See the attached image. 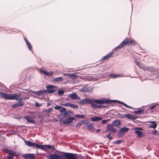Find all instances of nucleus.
<instances>
[{"label":"nucleus","mask_w":159,"mask_h":159,"mask_svg":"<svg viewBox=\"0 0 159 159\" xmlns=\"http://www.w3.org/2000/svg\"><path fill=\"white\" fill-rule=\"evenodd\" d=\"M24 118L27 120V122L34 124H35V121L31 119L30 118V116H24Z\"/></svg>","instance_id":"4468645a"},{"label":"nucleus","mask_w":159,"mask_h":159,"mask_svg":"<svg viewBox=\"0 0 159 159\" xmlns=\"http://www.w3.org/2000/svg\"><path fill=\"white\" fill-rule=\"evenodd\" d=\"M40 72L46 76H52L54 73L53 71L47 72L44 70H41Z\"/></svg>","instance_id":"2eb2a0df"},{"label":"nucleus","mask_w":159,"mask_h":159,"mask_svg":"<svg viewBox=\"0 0 159 159\" xmlns=\"http://www.w3.org/2000/svg\"><path fill=\"white\" fill-rule=\"evenodd\" d=\"M113 125L116 127L119 126L120 125V121L118 120H116L114 121L113 123Z\"/></svg>","instance_id":"5701e85b"},{"label":"nucleus","mask_w":159,"mask_h":159,"mask_svg":"<svg viewBox=\"0 0 159 159\" xmlns=\"http://www.w3.org/2000/svg\"><path fill=\"white\" fill-rule=\"evenodd\" d=\"M68 97L73 100H76L77 99H80V98H78V95L75 93H73L69 94Z\"/></svg>","instance_id":"ddd939ff"},{"label":"nucleus","mask_w":159,"mask_h":159,"mask_svg":"<svg viewBox=\"0 0 159 159\" xmlns=\"http://www.w3.org/2000/svg\"><path fill=\"white\" fill-rule=\"evenodd\" d=\"M23 157L25 159H34V154H30L24 155Z\"/></svg>","instance_id":"f8f14e48"},{"label":"nucleus","mask_w":159,"mask_h":159,"mask_svg":"<svg viewBox=\"0 0 159 159\" xmlns=\"http://www.w3.org/2000/svg\"><path fill=\"white\" fill-rule=\"evenodd\" d=\"M83 124V122L82 121L79 122L76 125V127H79L81 126Z\"/></svg>","instance_id":"2f4dec72"},{"label":"nucleus","mask_w":159,"mask_h":159,"mask_svg":"<svg viewBox=\"0 0 159 159\" xmlns=\"http://www.w3.org/2000/svg\"><path fill=\"white\" fill-rule=\"evenodd\" d=\"M125 107H127L129 109H132L133 108V107H132L129 106L127 105H126Z\"/></svg>","instance_id":"3c124183"},{"label":"nucleus","mask_w":159,"mask_h":159,"mask_svg":"<svg viewBox=\"0 0 159 159\" xmlns=\"http://www.w3.org/2000/svg\"><path fill=\"white\" fill-rule=\"evenodd\" d=\"M51 105V104L50 103H48L47 104V106L48 107L50 106Z\"/></svg>","instance_id":"13d9d810"},{"label":"nucleus","mask_w":159,"mask_h":159,"mask_svg":"<svg viewBox=\"0 0 159 159\" xmlns=\"http://www.w3.org/2000/svg\"><path fill=\"white\" fill-rule=\"evenodd\" d=\"M110 75V77H114V78L120 77L121 76L120 75H117L115 74H111L110 75Z\"/></svg>","instance_id":"c756f323"},{"label":"nucleus","mask_w":159,"mask_h":159,"mask_svg":"<svg viewBox=\"0 0 159 159\" xmlns=\"http://www.w3.org/2000/svg\"><path fill=\"white\" fill-rule=\"evenodd\" d=\"M61 108V106H56L54 107V109L56 110H60Z\"/></svg>","instance_id":"e433bc0d"},{"label":"nucleus","mask_w":159,"mask_h":159,"mask_svg":"<svg viewBox=\"0 0 159 159\" xmlns=\"http://www.w3.org/2000/svg\"><path fill=\"white\" fill-rule=\"evenodd\" d=\"M150 123L153 124V125H150L149 128H150L155 129L157 126V124H156V122L155 121H151L149 122Z\"/></svg>","instance_id":"a211bd4d"},{"label":"nucleus","mask_w":159,"mask_h":159,"mask_svg":"<svg viewBox=\"0 0 159 159\" xmlns=\"http://www.w3.org/2000/svg\"><path fill=\"white\" fill-rule=\"evenodd\" d=\"M156 107V105H153L151 107H150V108L151 109H153V108H154L155 107Z\"/></svg>","instance_id":"864d4df0"},{"label":"nucleus","mask_w":159,"mask_h":159,"mask_svg":"<svg viewBox=\"0 0 159 159\" xmlns=\"http://www.w3.org/2000/svg\"><path fill=\"white\" fill-rule=\"evenodd\" d=\"M66 111V109L65 107H62L61 106V108L60 109V112H62L63 111Z\"/></svg>","instance_id":"58836bf2"},{"label":"nucleus","mask_w":159,"mask_h":159,"mask_svg":"<svg viewBox=\"0 0 159 159\" xmlns=\"http://www.w3.org/2000/svg\"><path fill=\"white\" fill-rule=\"evenodd\" d=\"M64 118H63L62 117V118H60L59 120L61 122H63V123L65 124V121H64L63 120Z\"/></svg>","instance_id":"a18cd8bd"},{"label":"nucleus","mask_w":159,"mask_h":159,"mask_svg":"<svg viewBox=\"0 0 159 159\" xmlns=\"http://www.w3.org/2000/svg\"><path fill=\"white\" fill-rule=\"evenodd\" d=\"M54 120V121L56 122H58V120L57 119H55Z\"/></svg>","instance_id":"bf43d9fd"},{"label":"nucleus","mask_w":159,"mask_h":159,"mask_svg":"<svg viewBox=\"0 0 159 159\" xmlns=\"http://www.w3.org/2000/svg\"><path fill=\"white\" fill-rule=\"evenodd\" d=\"M52 92V91H47L46 90H40L39 91L34 92L33 93L36 95L38 96H41L47 94L48 93H51Z\"/></svg>","instance_id":"423d86ee"},{"label":"nucleus","mask_w":159,"mask_h":159,"mask_svg":"<svg viewBox=\"0 0 159 159\" xmlns=\"http://www.w3.org/2000/svg\"><path fill=\"white\" fill-rule=\"evenodd\" d=\"M92 99H83L81 102H80V103L85 104V103H90Z\"/></svg>","instance_id":"412c9836"},{"label":"nucleus","mask_w":159,"mask_h":159,"mask_svg":"<svg viewBox=\"0 0 159 159\" xmlns=\"http://www.w3.org/2000/svg\"><path fill=\"white\" fill-rule=\"evenodd\" d=\"M121 143V141L120 140H118L116 141V143L117 144H120Z\"/></svg>","instance_id":"8fccbe9b"},{"label":"nucleus","mask_w":159,"mask_h":159,"mask_svg":"<svg viewBox=\"0 0 159 159\" xmlns=\"http://www.w3.org/2000/svg\"><path fill=\"white\" fill-rule=\"evenodd\" d=\"M75 118L70 116L66 120L65 122V124L68 125L72 122L73 120H75Z\"/></svg>","instance_id":"9b49d317"},{"label":"nucleus","mask_w":159,"mask_h":159,"mask_svg":"<svg viewBox=\"0 0 159 159\" xmlns=\"http://www.w3.org/2000/svg\"><path fill=\"white\" fill-rule=\"evenodd\" d=\"M58 94L60 96L62 95L64 93V91L62 90H59L57 92Z\"/></svg>","instance_id":"473e14b6"},{"label":"nucleus","mask_w":159,"mask_h":159,"mask_svg":"<svg viewBox=\"0 0 159 159\" xmlns=\"http://www.w3.org/2000/svg\"><path fill=\"white\" fill-rule=\"evenodd\" d=\"M113 54V53L111 52L104 56L102 59V60L104 61L108 59L109 58H111L112 57Z\"/></svg>","instance_id":"6ab92c4d"},{"label":"nucleus","mask_w":159,"mask_h":159,"mask_svg":"<svg viewBox=\"0 0 159 159\" xmlns=\"http://www.w3.org/2000/svg\"><path fill=\"white\" fill-rule=\"evenodd\" d=\"M158 77H159V75H158Z\"/></svg>","instance_id":"e2e57ef3"},{"label":"nucleus","mask_w":159,"mask_h":159,"mask_svg":"<svg viewBox=\"0 0 159 159\" xmlns=\"http://www.w3.org/2000/svg\"><path fill=\"white\" fill-rule=\"evenodd\" d=\"M157 133V131L155 129L153 132H152V134L153 135H156Z\"/></svg>","instance_id":"37998d69"},{"label":"nucleus","mask_w":159,"mask_h":159,"mask_svg":"<svg viewBox=\"0 0 159 159\" xmlns=\"http://www.w3.org/2000/svg\"><path fill=\"white\" fill-rule=\"evenodd\" d=\"M135 63L138 66H139H139L140 63H139V62L138 61H135Z\"/></svg>","instance_id":"de8ad7c7"},{"label":"nucleus","mask_w":159,"mask_h":159,"mask_svg":"<svg viewBox=\"0 0 159 159\" xmlns=\"http://www.w3.org/2000/svg\"><path fill=\"white\" fill-rule=\"evenodd\" d=\"M0 95L1 98H3L5 100H16L18 101H22L23 99V98L21 97V95L20 94H9L0 92Z\"/></svg>","instance_id":"f03ea898"},{"label":"nucleus","mask_w":159,"mask_h":159,"mask_svg":"<svg viewBox=\"0 0 159 159\" xmlns=\"http://www.w3.org/2000/svg\"><path fill=\"white\" fill-rule=\"evenodd\" d=\"M109 121L108 119L106 120H103L102 121V124H105L107 123V121Z\"/></svg>","instance_id":"ea45409f"},{"label":"nucleus","mask_w":159,"mask_h":159,"mask_svg":"<svg viewBox=\"0 0 159 159\" xmlns=\"http://www.w3.org/2000/svg\"><path fill=\"white\" fill-rule=\"evenodd\" d=\"M46 88L48 89V91H52V92L47 93L48 94L54 92L57 89V87L56 86L49 85L46 86Z\"/></svg>","instance_id":"6e6552de"},{"label":"nucleus","mask_w":159,"mask_h":159,"mask_svg":"<svg viewBox=\"0 0 159 159\" xmlns=\"http://www.w3.org/2000/svg\"><path fill=\"white\" fill-rule=\"evenodd\" d=\"M71 104V103H67L65 104H62L61 105L65 107H70Z\"/></svg>","instance_id":"c9c22d12"},{"label":"nucleus","mask_w":159,"mask_h":159,"mask_svg":"<svg viewBox=\"0 0 159 159\" xmlns=\"http://www.w3.org/2000/svg\"><path fill=\"white\" fill-rule=\"evenodd\" d=\"M78 106L73 104H71L70 107L73 109H77L78 108Z\"/></svg>","instance_id":"7c9ffc66"},{"label":"nucleus","mask_w":159,"mask_h":159,"mask_svg":"<svg viewBox=\"0 0 159 159\" xmlns=\"http://www.w3.org/2000/svg\"><path fill=\"white\" fill-rule=\"evenodd\" d=\"M52 111V108H50L48 110H46L45 111L46 112H47L48 113L50 111Z\"/></svg>","instance_id":"79ce46f5"},{"label":"nucleus","mask_w":159,"mask_h":159,"mask_svg":"<svg viewBox=\"0 0 159 159\" xmlns=\"http://www.w3.org/2000/svg\"><path fill=\"white\" fill-rule=\"evenodd\" d=\"M135 41L132 39L125 38L120 44L116 48V50H118L120 48H122L126 45H135Z\"/></svg>","instance_id":"20e7f679"},{"label":"nucleus","mask_w":159,"mask_h":159,"mask_svg":"<svg viewBox=\"0 0 159 159\" xmlns=\"http://www.w3.org/2000/svg\"><path fill=\"white\" fill-rule=\"evenodd\" d=\"M6 152L7 154L12 155V156H16L18 155L16 153V152H15L12 150H6Z\"/></svg>","instance_id":"f3484780"},{"label":"nucleus","mask_w":159,"mask_h":159,"mask_svg":"<svg viewBox=\"0 0 159 159\" xmlns=\"http://www.w3.org/2000/svg\"><path fill=\"white\" fill-rule=\"evenodd\" d=\"M25 104L24 102L21 101H20L14 104L12 106V107L13 108H15L20 106H22Z\"/></svg>","instance_id":"1a4fd4ad"},{"label":"nucleus","mask_w":159,"mask_h":159,"mask_svg":"<svg viewBox=\"0 0 159 159\" xmlns=\"http://www.w3.org/2000/svg\"><path fill=\"white\" fill-rule=\"evenodd\" d=\"M14 156L9 155L7 157V159H12L14 158Z\"/></svg>","instance_id":"a19ab883"},{"label":"nucleus","mask_w":159,"mask_h":159,"mask_svg":"<svg viewBox=\"0 0 159 159\" xmlns=\"http://www.w3.org/2000/svg\"><path fill=\"white\" fill-rule=\"evenodd\" d=\"M91 120L93 121H98L102 119V118L99 117H92L91 118Z\"/></svg>","instance_id":"b1692460"},{"label":"nucleus","mask_w":159,"mask_h":159,"mask_svg":"<svg viewBox=\"0 0 159 159\" xmlns=\"http://www.w3.org/2000/svg\"><path fill=\"white\" fill-rule=\"evenodd\" d=\"M29 113H30L31 114H33L34 113V111H29Z\"/></svg>","instance_id":"4d7b16f0"},{"label":"nucleus","mask_w":159,"mask_h":159,"mask_svg":"<svg viewBox=\"0 0 159 159\" xmlns=\"http://www.w3.org/2000/svg\"><path fill=\"white\" fill-rule=\"evenodd\" d=\"M134 133L137 135L138 137H141L143 136V133L142 132L140 131L136 130L135 131Z\"/></svg>","instance_id":"a878e982"},{"label":"nucleus","mask_w":159,"mask_h":159,"mask_svg":"<svg viewBox=\"0 0 159 159\" xmlns=\"http://www.w3.org/2000/svg\"><path fill=\"white\" fill-rule=\"evenodd\" d=\"M124 117H127L128 119H129L134 120L136 119L135 117L133 115H132L126 114H124Z\"/></svg>","instance_id":"aec40b11"},{"label":"nucleus","mask_w":159,"mask_h":159,"mask_svg":"<svg viewBox=\"0 0 159 159\" xmlns=\"http://www.w3.org/2000/svg\"><path fill=\"white\" fill-rule=\"evenodd\" d=\"M125 107H127L129 109H132L133 108V107H132L129 106L127 105H126Z\"/></svg>","instance_id":"603ef678"},{"label":"nucleus","mask_w":159,"mask_h":159,"mask_svg":"<svg viewBox=\"0 0 159 159\" xmlns=\"http://www.w3.org/2000/svg\"><path fill=\"white\" fill-rule=\"evenodd\" d=\"M120 130L124 134L129 131V129L128 128L126 127H124L120 129Z\"/></svg>","instance_id":"393cba45"},{"label":"nucleus","mask_w":159,"mask_h":159,"mask_svg":"<svg viewBox=\"0 0 159 159\" xmlns=\"http://www.w3.org/2000/svg\"><path fill=\"white\" fill-rule=\"evenodd\" d=\"M63 78L62 77H59L55 79H54L53 80V81L54 82H57V81H61L63 80Z\"/></svg>","instance_id":"c85d7f7f"},{"label":"nucleus","mask_w":159,"mask_h":159,"mask_svg":"<svg viewBox=\"0 0 159 159\" xmlns=\"http://www.w3.org/2000/svg\"><path fill=\"white\" fill-rule=\"evenodd\" d=\"M100 129H97V132H99V131H100Z\"/></svg>","instance_id":"052dcab7"},{"label":"nucleus","mask_w":159,"mask_h":159,"mask_svg":"<svg viewBox=\"0 0 159 159\" xmlns=\"http://www.w3.org/2000/svg\"><path fill=\"white\" fill-rule=\"evenodd\" d=\"M115 100H107L105 99H103L101 100H95L92 99L90 104L91 105V107L94 108H98L100 107H106L108 106H101L96 104H103L104 103H107V104H111L112 103H115L116 102Z\"/></svg>","instance_id":"f257e3e1"},{"label":"nucleus","mask_w":159,"mask_h":159,"mask_svg":"<svg viewBox=\"0 0 159 159\" xmlns=\"http://www.w3.org/2000/svg\"><path fill=\"white\" fill-rule=\"evenodd\" d=\"M109 131H111L112 134H114L117 132V130L114 128L113 125L108 124L106 132H108Z\"/></svg>","instance_id":"0eeeda50"},{"label":"nucleus","mask_w":159,"mask_h":159,"mask_svg":"<svg viewBox=\"0 0 159 159\" xmlns=\"http://www.w3.org/2000/svg\"><path fill=\"white\" fill-rule=\"evenodd\" d=\"M111 134V133L110 132L108 134L106 135V137L108 138L110 140H111L113 139V137L110 136Z\"/></svg>","instance_id":"72a5a7b5"},{"label":"nucleus","mask_w":159,"mask_h":159,"mask_svg":"<svg viewBox=\"0 0 159 159\" xmlns=\"http://www.w3.org/2000/svg\"><path fill=\"white\" fill-rule=\"evenodd\" d=\"M144 111V110H141L140 109L137 111H134V113L135 114H139L143 113Z\"/></svg>","instance_id":"cd10ccee"},{"label":"nucleus","mask_w":159,"mask_h":159,"mask_svg":"<svg viewBox=\"0 0 159 159\" xmlns=\"http://www.w3.org/2000/svg\"><path fill=\"white\" fill-rule=\"evenodd\" d=\"M68 114H69V116H72L74 115V113L73 112H72L71 111H68Z\"/></svg>","instance_id":"c03bdc74"},{"label":"nucleus","mask_w":159,"mask_h":159,"mask_svg":"<svg viewBox=\"0 0 159 159\" xmlns=\"http://www.w3.org/2000/svg\"><path fill=\"white\" fill-rule=\"evenodd\" d=\"M26 144L30 147L34 146L35 148L41 149L43 150H46L48 148H52L54 149L55 148L50 145H42L32 142L30 141H25Z\"/></svg>","instance_id":"7ed1b4c3"},{"label":"nucleus","mask_w":159,"mask_h":159,"mask_svg":"<svg viewBox=\"0 0 159 159\" xmlns=\"http://www.w3.org/2000/svg\"><path fill=\"white\" fill-rule=\"evenodd\" d=\"M35 105L37 107H39L41 106V105L40 103H37V102H36Z\"/></svg>","instance_id":"49530a36"},{"label":"nucleus","mask_w":159,"mask_h":159,"mask_svg":"<svg viewBox=\"0 0 159 159\" xmlns=\"http://www.w3.org/2000/svg\"><path fill=\"white\" fill-rule=\"evenodd\" d=\"M74 116L77 118L83 119L84 118L85 115H84L76 114L74 115Z\"/></svg>","instance_id":"bb28decb"},{"label":"nucleus","mask_w":159,"mask_h":159,"mask_svg":"<svg viewBox=\"0 0 159 159\" xmlns=\"http://www.w3.org/2000/svg\"><path fill=\"white\" fill-rule=\"evenodd\" d=\"M119 102L121 104H123L124 106H125L126 105V104L124 102Z\"/></svg>","instance_id":"5fc2aeb1"},{"label":"nucleus","mask_w":159,"mask_h":159,"mask_svg":"<svg viewBox=\"0 0 159 159\" xmlns=\"http://www.w3.org/2000/svg\"><path fill=\"white\" fill-rule=\"evenodd\" d=\"M124 135V133L122 132L120 130L118 132V136L119 137H121Z\"/></svg>","instance_id":"f704fd0d"},{"label":"nucleus","mask_w":159,"mask_h":159,"mask_svg":"<svg viewBox=\"0 0 159 159\" xmlns=\"http://www.w3.org/2000/svg\"><path fill=\"white\" fill-rule=\"evenodd\" d=\"M158 136L159 137V133L158 134Z\"/></svg>","instance_id":"680f3d73"},{"label":"nucleus","mask_w":159,"mask_h":159,"mask_svg":"<svg viewBox=\"0 0 159 159\" xmlns=\"http://www.w3.org/2000/svg\"><path fill=\"white\" fill-rule=\"evenodd\" d=\"M24 40L26 43L27 44L28 43H29L30 42L28 41V40H27V39L26 38H24Z\"/></svg>","instance_id":"09e8293b"},{"label":"nucleus","mask_w":159,"mask_h":159,"mask_svg":"<svg viewBox=\"0 0 159 159\" xmlns=\"http://www.w3.org/2000/svg\"><path fill=\"white\" fill-rule=\"evenodd\" d=\"M63 157V155H60L59 156L57 154H53L49 156V159H61Z\"/></svg>","instance_id":"9d476101"},{"label":"nucleus","mask_w":159,"mask_h":159,"mask_svg":"<svg viewBox=\"0 0 159 159\" xmlns=\"http://www.w3.org/2000/svg\"><path fill=\"white\" fill-rule=\"evenodd\" d=\"M65 112L61 113L59 115L60 116H62L63 118H65L67 116H69V114H68V111H66Z\"/></svg>","instance_id":"4be33fe9"},{"label":"nucleus","mask_w":159,"mask_h":159,"mask_svg":"<svg viewBox=\"0 0 159 159\" xmlns=\"http://www.w3.org/2000/svg\"><path fill=\"white\" fill-rule=\"evenodd\" d=\"M26 44L28 46V48L29 49L30 51H31L32 50V48L31 45L30 43H28Z\"/></svg>","instance_id":"4c0bfd02"},{"label":"nucleus","mask_w":159,"mask_h":159,"mask_svg":"<svg viewBox=\"0 0 159 159\" xmlns=\"http://www.w3.org/2000/svg\"><path fill=\"white\" fill-rule=\"evenodd\" d=\"M86 125L88 126L89 129L91 132H94L93 125L91 123L87 122Z\"/></svg>","instance_id":"dca6fc26"},{"label":"nucleus","mask_w":159,"mask_h":159,"mask_svg":"<svg viewBox=\"0 0 159 159\" xmlns=\"http://www.w3.org/2000/svg\"><path fill=\"white\" fill-rule=\"evenodd\" d=\"M119 102L121 104H123L124 106H125L126 105V104L124 102Z\"/></svg>","instance_id":"6e6d98bb"},{"label":"nucleus","mask_w":159,"mask_h":159,"mask_svg":"<svg viewBox=\"0 0 159 159\" xmlns=\"http://www.w3.org/2000/svg\"><path fill=\"white\" fill-rule=\"evenodd\" d=\"M61 158L62 159H78V157L76 154L64 152Z\"/></svg>","instance_id":"39448f33"}]
</instances>
